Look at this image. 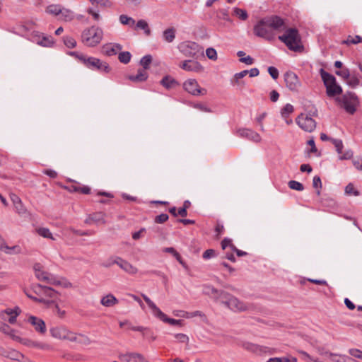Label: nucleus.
Masks as SVG:
<instances>
[{
	"instance_id": "nucleus-59",
	"label": "nucleus",
	"mask_w": 362,
	"mask_h": 362,
	"mask_svg": "<svg viewBox=\"0 0 362 362\" xmlns=\"http://www.w3.org/2000/svg\"><path fill=\"white\" fill-rule=\"evenodd\" d=\"M349 354L357 358H362V351L357 349H351L349 351Z\"/></svg>"
},
{
	"instance_id": "nucleus-10",
	"label": "nucleus",
	"mask_w": 362,
	"mask_h": 362,
	"mask_svg": "<svg viewBox=\"0 0 362 362\" xmlns=\"http://www.w3.org/2000/svg\"><path fill=\"white\" fill-rule=\"evenodd\" d=\"M50 332L52 336L54 338L66 339L72 341L77 340L76 334L69 331L68 329L64 327L52 328L50 329Z\"/></svg>"
},
{
	"instance_id": "nucleus-48",
	"label": "nucleus",
	"mask_w": 362,
	"mask_h": 362,
	"mask_svg": "<svg viewBox=\"0 0 362 362\" xmlns=\"http://www.w3.org/2000/svg\"><path fill=\"white\" fill-rule=\"evenodd\" d=\"M86 12L90 15L95 21H99L101 19L99 11L95 10L93 8H88Z\"/></svg>"
},
{
	"instance_id": "nucleus-51",
	"label": "nucleus",
	"mask_w": 362,
	"mask_h": 362,
	"mask_svg": "<svg viewBox=\"0 0 362 362\" xmlns=\"http://www.w3.org/2000/svg\"><path fill=\"white\" fill-rule=\"evenodd\" d=\"M42 290V292L47 296L49 297H51V298H54L56 296V291L54 290H53L52 288H49V287H47V286H45V287H41L40 286H39Z\"/></svg>"
},
{
	"instance_id": "nucleus-29",
	"label": "nucleus",
	"mask_w": 362,
	"mask_h": 362,
	"mask_svg": "<svg viewBox=\"0 0 362 362\" xmlns=\"http://www.w3.org/2000/svg\"><path fill=\"white\" fill-rule=\"evenodd\" d=\"M163 39L165 42L170 43L175 38V29L174 28H170L163 31Z\"/></svg>"
},
{
	"instance_id": "nucleus-4",
	"label": "nucleus",
	"mask_w": 362,
	"mask_h": 362,
	"mask_svg": "<svg viewBox=\"0 0 362 362\" xmlns=\"http://www.w3.org/2000/svg\"><path fill=\"white\" fill-rule=\"evenodd\" d=\"M279 40L285 43L289 49L300 51L303 47L300 45V37L298 30L295 28H289L285 33L279 36Z\"/></svg>"
},
{
	"instance_id": "nucleus-45",
	"label": "nucleus",
	"mask_w": 362,
	"mask_h": 362,
	"mask_svg": "<svg viewBox=\"0 0 362 362\" xmlns=\"http://www.w3.org/2000/svg\"><path fill=\"white\" fill-rule=\"evenodd\" d=\"M14 206L15 211L17 214H18L20 216H24L27 213V209H25V206L23 205L22 201L19 202V204H16Z\"/></svg>"
},
{
	"instance_id": "nucleus-49",
	"label": "nucleus",
	"mask_w": 362,
	"mask_h": 362,
	"mask_svg": "<svg viewBox=\"0 0 362 362\" xmlns=\"http://www.w3.org/2000/svg\"><path fill=\"white\" fill-rule=\"evenodd\" d=\"M206 55L209 59L213 61H216L218 58L216 50L212 47H209L206 49Z\"/></svg>"
},
{
	"instance_id": "nucleus-16",
	"label": "nucleus",
	"mask_w": 362,
	"mask_h": 362,
	"mask_svg": "<svg viewBox=\"0 0 362 362\" xmlns=\"http://www.w3.org/2000/svg\"><path fill=\"white\" fill-rule=\"evenodd\" d=\"M286 87L292 91H298L300 82L297 75L293 72H286L284 75Z\"/></svg>"
},
{
	"instance_id": "nucleus-63",
	"label": "nucleus",
	"mask_w": 362,
	"mask_h": 362,
	"mask_svg": "<svg viewBox=\"0 0 362 362\" xmlns=\"http://www.w3.org/2000/svg\"><path fill=\"white\" fill-rule=\"evenodd\" d=\"M146 232V228H141L139 231L134 232L132 233V238L135 240H139L141 238L144 234V233Z\"/></svg>"
},
{
	"instance_id": "nucleus-8",
	"label": "nucleus",
	"mask_w": 362,
	"mask_h": 362,
	"mask_svg": "<svg viewBox=\"0 0 362 362\" xmlns=\"http://www.w3.org/2000/svg\"><path fill=\"white\" fill-rule=\"evenodd\" d=\"M183 88L188 93L194 95H204L207 93V90L205 88H202L199 86L197 81L194 78H189L186 80L183 83Z\"/></svg>"
},
{
	"instance_id": "nucleus-13",
	"label": "nucleus",
	"mask_w": 362,
	"mask_h": 362,
	"mask_svg": "<svg viewBox=\"0 0 362 362\" xmlns=\"http://www.w3.org/2000/svg\"><path fill=\"white\" fill-rule=\"evenodd\" d=\"M339 102L341 103V107H344L346 112L351 114H353L355 112L356 98L354 94L349 93L344 95L341 99H339Z\"/></svg>"
},
{
	"instance_id": "nucleus-46",
	"label": "nucleus",
	"mask_w": 362,
	"mask_h": 362,
	"mask_svg": "<svg viewBox=\"0 0 362 362\" xmlns=\"http://www.w3.org/2000/svg\"><path fill=\"white\" fill-rule=\"evenodd\" d=\"M332 142L334 144L337 153L339 155L341 154L344 147L342 141L341 139H332Z\"/></svg>"
},
{
	"instance_id": "nucleus-44",
	"label": "nucleus",
	"mask_w": 362,
	"mask_h": 362,
	"mask_svg": "<svg viewBox=\"0 0 362 362\" xmlns=\"http://www.w3.org/2000/svg\"><path fill=\"white\" fill-rule=\"evenodd\" d=\"M45 282H47V284H52V285H60L61 281L59 280L54 275L51 274L49 273L47 274V276L46 277V279L45 280Z\"/></svg>"
},
{
	"instance_id": "nucleus-27",
	"label": "nucleus",
	"mask_w": 362,
	"mask_h": 362,
	"mask_svg": "<svg viewBox=\"0 0 362 362\" xmlns=\"http://www.w3.org/2000/svg\"><path fill=\"white\" fill-rule=\"evenodd\" d=\"M61 11H62L59 13L60 20L68 22L74 18V13L71 10L66 8H62Z\"/></svg>"
},
{
	"instance_id": "nucleus-15",
	"label": "nucleus",
	"mask_w": 362,
	"mask_h": 362,
	"mask_svg": "<svg viewBox=\"0 0 362 362\" xmlns=\"http://www.w3.org/2000/svg\"><path fill=\"white\" fill-rule=\"evenodd\" d=\"M179 66L189 72L201 73L204 71V66L195 60H184L180 63Z\"/></svg>"
},
{
	"instance_id": "nucleus-43",
	"label": "nucleus",
	"mask_w": 362,
	"mask_h": 362,
	"mask_svg": "<svg viewBox=\"0 0 362 362\" xmlns=\"http://www.w3.org/2000/svg\"><path fill=\"white\" fill-rule=\"evenodd\" d=\"M173 337L177 339V341L180 343H183L188 344L189 339L187 335L182 333L174 334Z\"/></svg>"
},
{
	"instance_id": "nucleus-58",
	"label": "nucleus",
	"mask_w": 362,
	"mask_h": 362,
	"mask_svg": "<svg viewBox=\"0 0 362 362\" xmlns=\"http://www.w3.org/2000/svg\"><path fill=\"white\" fill-rule=\"evenodd\" d=\"M221 247L223 250L229 247L232 250L235 246L232 244L231 240L228 238H224L221 242Z\"/></svg>"
},
{
	"instance_id": "nucleus-64",
	"label": "nucleus",
	"mask_w": 362,
	"mask_h": 362,
	"mask_svg": "<svg viewBox=\"0 0 362 362\" xmlns=\"http://www.w3.org/2000/svg\"><path fill=\"white\" fill-rule=\"evenodd\" d=\"M353 165L356 169L362 170V158L354 160Z\"/></svg>"
},
{
	"instance_id": "nucleus-23",
	"label": "nucleus",
	"mask_w": 362,
	"mask_h": 362,
	"mask_svg": "<svg viewBox=\"0 0 362 362\" xmlns=\"http://www.w3.org/2000/svg\"><path fill=\"white\" fill-rule=\"evenodd\" d=\"M0 250L4 251L8 254H19L21 252V247L18 245L8 247L4 240L0 236Z\"/></svg>"
},
{
	"instance_id": "nucleus-61",
	"label": "nucleus",
	"mask_w": 362,
	"mask_h": 362,
	"mask_svg": "<svg viewBox=\"0 0 362 362\" xmlns=\"http://www.w3.org/2000/svg\"><path fill=\"white\" fill-rule=\"evenodd\" d=\"M189 312L184 311V310H175L173 311V315L176 317H180L184 318H189Z\"/></svg>"
},
{
	"instance_id": "nucleus-1",
	"label": "nucleus",
	"mask_w": 362,
	"mask_h": 362,
	"mask_svg": "<svg viewBox=\"0 0 362 362\" xmlns=\"http://www.w3.org/2000/svg\"><path fill=\"white\" fill-rule=\"evenodd\" d=\"M286 28L283 18L278 16H271L259 20L254 26V34L268 41L276 37V33Z\"/></svg>"
},
{
	"instance_id": "nucleus-5",
	"label": "nucleus",
	"mask_w": 362,
	"mask_h": 362,
	"mask_svg": "<svg viewBox=\"0 0 362 362\" xmlns=\"http://www.w3.org/2000/svg\"><path fill=\"white\" fill-rule=\"evenodd\" d=\"M142 297L151 310V313L154 317L171 325L182 326V320L168 317L146 295L142 294Z\"/></svg>"
},
{
	"instance_id": "nucleus-57",
	"label": "nucleus",
	"mask_w": 362,
	"mask_h": 362,
	"mask_svg": "<svg viewBox=\"0 0 362 362\" xmlns=\"http://www.w3.org/2000/svg\"><path fill=\"white\" fill-rule=\"evenodd\" d=\"M268 72L274 79H276L279 77V73L276 68L274 66H269L268 68Z\"/></svg>"
},
{
	"instance_id": "nucleus-32",
	"label": "nucleus",
	"mask_w": 362,
	"mask_h": 362,
	"mask_svg": "<svg viewBox=\"0 0 362 362\" xmlns=\"http://www.w3.org/2000/svg\"><path fill=\"white\" fill-rule=\"evenodd\" d=\"M360 42L362 43V37H361L359 35H355V36L349 35L346 40L342 41V44H345L347 45H356V44H358Z\"/></svg>"
},
{
	"instance_id": "nucleus-17",
	"label": "nucleus",
	"mask_w": 362,
	"mask_h": 362,
	"mask_svg": "<svg viewBox=\"0 0 362 362\" xmlns=\"http://www.w3.org/2000/svg\"><path fill=\"white\" fill-rule=\"evenodd\" d=\"M238 136L245 138L251 141L259 143L261 141V136L254 130L247 128L239 129L237 132Z\"/></svg>"
},
{
	"instance_id": "nucleus-56",
	"label": "nucleus",
	"mask_w": 362,
	"mask_h": 362,
	"mask_svg": "<svg viewBox=\"0 0 362 362\" xmlns=\"http://www.w3.org/2000/svg\"><path fill=\"white\" fill-rule=\"evenodd\" d=\"M248 74V70H244L234 75L235 83L239 84V80Z\"/></svg>"
},
{
	"instance_id": "nucleus-30",
	"label": "nucleus",
	"mask_w": 362,
	"mask_h": 362,
	"mask_svg": "<svg viewBox=\"0 0 362 362\" xmlns=\"http://www.w3.org/2000/svg\"><path fill=\"white\" fill-rule=\"evenodd\" d=\"M19 342L21 344L28 346V347H37L40 349H45L47 346L45 344H41L40 342L34 341L28 339H22L19 340Z\"/></svg>"
},
{
	"instance_id": "nucleus-50",
	"label": "nucleus",
	"mask_w": 362,
	"mask_h": 362,
	"mask_svg": "<svg viewBox=\"0 0 362 362\" xmlns=\"http://www.w3.org/2000/svg\"><path fill=\"white\" fill-rule=\"evenodd\" d=\"M38 265H35V276L36 277L40 280V281H45V280L46 279V277L47 276V274L48 272H44V271H42L40 269H37V267Z\"/></svg>"
},
{
	"instance_id": "nucleus-41",
	"label": "nucleus",
	"mask_w": 362,
	"mask_h": 362,
	"mask_svg": "<svg viewBox=\"0 0 362 362\" xmlns=\"http://www.w3.org/2000/svg\"><path fill=\"white\" fill-rule=\"evenodd\" d=\"M90 2L94 5H98L105 8H110L112 6L110 0H90Z\"/></svg>"
},
{
	"instance_id": "nucleus-14",
	"label": "nucleus",
	"mask_w": 362,
	"mask_h": 362,
	"mask_svg": "<svg viewBox=\"0 0 362 362\" xmlns=\"http://www.w3.org/2000/svg\"><path fill=\"white\" fill-rule=\"evenodd\" d=\"M21 312V310L18 307L6 308L0 312V317L4 321H8L10 324H14Z\"/></svg>"
},
{
	"instance_id": "nucleus-40",
	"label": "nucleus",
	"mask_w": 362,
	"mask_h": 362,
	"mask_svg": "<svg viewBox=\"0 0 362 362\" xmlns=\"http://www.w3.org/2000/svg\"><path fill=\"white\" fill-rule=\"evenodd\" d=\"M234 13L236 16L243 21H245L248 18L247 11L242 8H235Z\"/></svg>"
},
{
	"instance_id": "nucleus-33",
	"label": "nucleus",
	"mask_w": 362,
	"mask_h": 362,
	"mask_svg": "<svg viewBox=\"0 0 362 362\" xmlns=\"http://www.w3.org/2000/svg\"><path fill=\"white\" fill-rule=\"evenodd\" d=\"M119 20V22L124 25L133 27L135 25L134 19L124 14L120 15Z\"/></svg>"
},
{
	"instance_id": "nucleus-26",
	"label": "nucleus",
	"mask_w": 362,
	"mask_h": 362,
	"mask_svg": "<svg viewBox=\"0 0 362 362\" xmlns=\"http://www.w3.org/2000/svg\"><path fill=\"white\" fill-rule=\"evenodd\" d=\"M1 330L4 333L9 335L13 340L17 341L21 340V337L16 334V331L11 329L8 325L3 324L1 327Z\"/></svg>"
},
{
	"instance_id": "nucleus-55",
	"label": "nucleus",
	"mask_w": 362,
	"mask_h": 362,
	"mask_svg": "<svg viewBox=\"0 0 362 362\" xmlns=\"http://www.w3.org/2000/svg\"><path fill=\"white\" fill-rule=\"evenodd\" d=\"M168 215L167 214H161L156 216L155 218V222L157 223H163L168 221Z\"/></svg>"
},
{
	"instance_id": "nucleus-28",
	"label": "nucleus",
	"mask_w": 362,
	"mask_h": 362,
	"mask_svg": "<svg viewBox=\"0 0 362 362\" xmlns=\"http://www.w3.org/2000/svg\"><path fill=\"white\" fill-rule=\"evenodd\" d=\"M160 83L167 89L172 88L178 84L177 81L170 76L163 77Z\"/></svg>"
},
{
	"instance_id": "nucleus-47",
	"label": "nucleus",
	"mask_w": 362,
	"mask_h": 362,
	"mask_svg": "<svg viewBox=\"0 0 362 362\" xmlns=\"http://www.w3.org/2000/svg\"><path fill=\"white\" fill-rule=\"evenodd\" d=\"M64 43L68 48H74L76 45V41L70 36L64 37Z\"/></svg>"
},
{
	"instance_id": "nucleus-36",
	"label": "nucleus",
	"mask_w": 362,
	"mask_h": 362,
	"mask_svg": "<svg viewBox=\"0 0 362 362\" xmlns=\"http://www.w3.org/2000/svg\"><path fill=\"white\" fill-rule=\"evenodd\" d=\"M37 233L45 238H49L55 240V238L52 235V233L47 228H39L37 229Z\"/></svg>"
},
{
	"instance_id": "nucleus-53",
	"label": "nucleus",
	"mask_w": 362,
	"mask_h": 362,
	"mask_svg": "<svg viewBox=\"0 0 362 362\" xmlns=\"http://www.w3.org/2000/svg\"><path fill=\"white\" fill-rule=\"evenodd\" d=\"M354 156V153L351 149L346 150L344 153L342 152L341 154H339V160H349L351 159Z\"/></svg>"
},
{
	"instance_id": "nucleus-9",
	"label": "nucleus",
	"mask_w": 362,
	"mask_h": 362,
	"mask_svg": "<svg viewBox=\"0 0 362 362\" xmlns=\"http://www.w3.org/2000/svg\"><path fill=\"white\" fill-rule=\"evenodd\" d=\"M179 51L187 57H194L199 52V45L192 41L182 42L178 45Z\"/></svg>"
},
{
	"instance_id": "nucleus-12",
	"label": "nucleus",
	"mask_w": 362,
	"mask_h": 362,
	"mask_svg": "<svg viewBox=\"0 0 362 362\" xmlns=\"http://www.w3.org/2000/svg\"><path fill=\"white\" fill-rule=\"evenodd\" d=\"M118 359L120 362H148V361L138 352L119 353Z\"/></svg>"
},
{
	"instance_id": "nucleus-24",
	"label": "nucleus",
	"mask_w": 362,
	"mask_h": 362,
	"mask_svg": "<svg viewBox=\"0 0 362 362\" xmlns=\"http://www.w3.org/2000/svg\"><path fill=\"white\" fill-rule=\"evenodd\" d=\"M100 303L105 307H112L118 303V300L114 295L109 293L100 299Z\"/></svg>"
},
{
	"instance_id": "nucleus-6",
	"label": "nucleus",
	"mask_w": 362,
	"mask_h": 362,
	"mask_svg": "<svg viewBox=\"0 0 362 362\" xmlns=\"http://www.w3.org/2000/svg\"><path fill=\"white\" fill-rule=\"evenodd\" d=\"M320 75L326 87L328 96L333 97L341 93L342 88L336 83V78L334 76L326 72L323 69H320Z\"/></svg>"
},
{
	"instance_id": "nucleus-18",
	"label": "nucleus",
	"mask_w": 362,
	"mask_h": 362,
	"mask_svg": "<svg viewBox=\"0 0 362 362\" xmlns=\"http://www.w3.org/2000/svg\"><path fill=\"white\" fill-rule=\"evenodd\" d=\"M122 49V46L118 43H107L102 47V52L107 56L116 55Z\"/></svg>"
},
{
	"instance_id": "nucleus-42",
	"label": "nucleus",
	"mask_w": 362,
	"mask_h": 362,
	"mask_svg": "<svg viewBox=\"0 0 362 362\" xmlns=\"http://www.w3.org/2000/svg\"><path fill=\"white\" fill-rule=\"evenodd\" d=\"M288 185L291 189L297 191H303L304 189L303 185L300 182L296 180L289 181Z\"/></svg>"
},
{
	"instance_id": "nucleus-35",
	"label": "nucleus",
	"mask_w": 362,
	"mask_h": 362,
	"mask_svg": "<svg viewBox=\"0 0 362 362\" xmlns=\"http://www.w3.org/2000/svg\"><path fill=\"white\" fill-rule=\"evenodd\" d=\"M62 8L59 4H52L47 7L46 12L54 16H59Z\"/></svg>"
},
{
	"instance_id": "nucleus-25",
	"label": "nucleus",
	"mask_w": 362,
	"mask_h": 362,
	"mask_svg": "<svg viewBox=\"0 0 362 362\" xmlns=\"http://www.w3.org/2000/svg\"><path fill=\"white\" fill-rule=\"evenodd\" d=\"M128 78L134 82H142L147 79L148 73L145 70L139 69L137 74L129 76Z\"/></svg>"
},
{
	"instance_id": "nucleus-20",
	"label": "nucleus",
	"mask_w": 362,
	"mask_h": 362,
	"mask_svg": "<svg viewBox=\"0 0 362 362\" xmlns=\"http://www.w3.org/2000/svg\"><path fill=\"white\" fill-rule=\"evenodd\" d=\"M28 322L34 327L35 331L41 334L45 333L46 325L42 319L35 316L30 315L28 318Z\"/></svg>"
},
{
	"instance_id": "nucleus-39",
	"label": "nucleus",
	"mask_w": 362,
	"mask_h": 362,
	"mask_svg": "<svg viewBox=\"0 0 362 362\" xmlns=\"http://www.w3.org/2000/svg\"><path fill=\"white\" fill-rule=\"evenodd\" d=\"M294 110V107L292 105L287 103L281 110V114L283 117H288Z\"/></svg>"
},
{
	"instance_id": "nucleus-11",
	"label": "nucleus",
	"mask_w": 362,
	"mask_h": 362,
	"mask_svg": "<svg viewBox=\"0 0 362 362\" xmlns=\"http://www.w3.org/2000/svg\"><path fill=\"white\" fill-rule=\"evenodd\" d=\"M83 64L89 69H97L105 73L109 72L110 69L106 62H104L95 57H87Z\"/></svg>"
},
{
	"instance_id": "nucleus-19",
	"label": "nucleus",
	"mask_w": 362,
	"mask_h": 362,
	"mask_svg": "<svg viewBox=\"0 0 362 362\" xmlns=\"http://www.w3.org/2000/svg\"><path fill=\"white\" fill-rule=\"evenodd\" d=\"M116 264H117L123 271L128 273L129 274L134 275L138 272L136 267L120 257H117Z\"/></svg>"
},
{
	"instance_id": "nucleus-52",
	"label": "nucleus",
	"mask_w": 362,
	"mask_h": 362,
	"mask_svg": "<svg viewBox=\"0 0 362 362\" xmlns=\"http://www.w3.org/2000/svg\"><path fill=\"white\" fill-rule=\"evenodd\" d=\"M345 192L349 195L353 194L355 196H358L359 194L357 190H355L354 187L351 183H349L348 185H346L345 188Z\"/></svg>"
},
{
	"instance_id": "nucleus-21",
	"label": "nucleus",
	"mask_w": 362,
	"mask_h": 362,
	"mask_svg": "<svg viewBox=\"0 0 362 362\" xmlns=\"http://www.w3.org/2000/svg\"><path fill=\"white\" fill-rule=\"evenodd\" d=\"M85 223L89 225L93 223L103 224L105 223V214L101 212L90 214L86 219Z\"/></svg>"
},
{
	"instance_id": "nucleus-37",
	"label": "nucleus",
	"mask_w": 362,
	"mask_h": 362,
	"mask_svg": "<svg viewBox=\"0 0 362 362\" xmlns=\"http://www.w3.org/2000/svg\"><path fill=\"white\" fill-rule=\"evenodd\" d=\"M132 58V54L129 52H122L119 53L118 59L121 63L124 64H128Z\"/></svg>"
},
{
	"instance_id": "nucleus-54",
	"label": "nucleus",
	"mask_w": 362,
	"mask_h": 362,
	"mask_svg": "<svg viewBox=\"0 0 362 362\" xmlns=\"http://www.w3.org/2000/svg\"><path fill=\"white\" fill-rule=\"evenodd\" d=\"M69 54L72 57H74L75 58L78 59L83 63H84L85 60L87 58V57L86 55H84L82 53L78 52H69Z\"/></svg>"
},
{
	"instance_id": "nucleus-38",
	"label": "nucleus",
	"mask_w": 362,
	"mask_h": 362,
	"mask_svg": "<svg viewBox=\"0 0 362 362\" xmlns=\"http://www.w3.org/2000/svg\"><path fill=\"white\" fill-rule=\"evenodd\" d=\"M152 57L151 55H145L140 60V64L143 66L142 70L146 71L150 66V64L151 63Z\"/></svg>"
},
{
	"instance_id": "nucleus-7",
	"label": "nucleus",
	"mask_w": 362,
	"mask_h": 362,
	"mask_svg": "<svg viewBox=\"0 0 362 362\" xmlns=\"http://www.w3.org/2000/svg\"><path fill=\"white\" fill-rule=\"evenodd\" d=\"M298 126L306 132H313L316 128L315 120L307 113H301L296 118Z\"/></svg>"
},
{
	"instance_id": "nucleus-31",
	"label": "nucleus",
	"mask_w": 362,
	"mask_h": 362,
	"mask_svg": "<svg viewBox=\"0 0 362 362\" xmlns=\"http://www.w3.org/2000/svg\"><path fill=\"white\" fill-rule=\"evenodd\" d=\"M135 29L143 30L146 35H150L151 29L149 28L148 23L145 20H139L134 25Z\"/></svg>"
},
{
	"instance_id": "nucleus-2",
	"label": "nucleus",
	"mask_w": 362,
	"mask_h": 362,
	"mask_svg": "<svg viewBox=\"0 0 362 362\" xmlns=\"http://www.w3.org/2000/svg\"><path fill=\"white\" fill-rule=\"evenodd\" d=\"M220 303L235 313L247 311L252 307L250 304L240 300L227 292H221Z\"/></svg>"
},
{
	"instance_id": "nucleus-60",
	"label": "nucleus",
	"mask_w": 362,
	"mask_h": 362,
	"mask_svg": "<svg viewBox=\"0 0 362 362\" xmlns=\"http://www.w3.org/2000/svg\"><path fill=\"white\" fill-rule=\"evenodd\" d=\"M163 252L171 254L175 258L179 257L180 254L175 250L174 247H165L163 249Z\"/></svg>"
},
{
	"instance_id": "nucleus-34",
	"label": "nucleus",
	"mask_w": 362,
	"mask_h": 362,
	"mask_svg": "<svg viewBox=\"0 0 362 362\" xmlns=\"http://www.w3.org/2000/svg\"><path fill=\"white\" fill-rule=\"evenodd\" d=\"M37 43L43 47H50L54 44V40L52 37L42 36L41 38L39 37Z\"/></svg>"
},
{
	"instance_id": "nucleus-22",
	"label": "nucleus",
	"mask_w": 362,
	"mask_h": 362,
	"mask_svg": "<svg viewBox=\"0 0 362 362\" xmlns=\"http://www.w3.org/2000/svg\"><path fill=\"white\" fill-rule=\"evenodd\" d=\"M223 292L222 291H218L215 288L214 286L209 285H204L203 286V293L211 296L215 299V300L220 301V293Z\"/></svg>"
},
{
	"instance_id": "nucleus-62",
	"label": "nucleus",
	"mask_w": 362,
	"mask_h": 362,
	"mask_svg": "<svg viewBox=\"0 0 362 362\" xmlns=\"http://www.w3.org/2000/svg\"><path fill=\"white\" fill-rule=\"evenodd\" d=\"M203 258L205 259H209L211 257H214L215 256V251L212 249H209V250H206L204 253H203Z\"/></svg>"
},
{
	"instance_id": "nucleus-3",
	"label": "nucleus",
	"mask_w": 362,
	"mask_h": 362,
	"mask_svg": "<svg viewBox=\"0 0 362 362\" xmlns=\"http://www.w3.org/2000/svg\"><path fill=\"white\" fill-rule=\"evenodd\" d=\"M103 37V31L96 26H91L83 30L81 33V41L88 47H93L97 46Z\"/></svg>"
}]
</instances>
